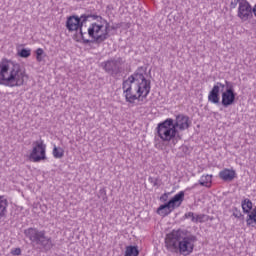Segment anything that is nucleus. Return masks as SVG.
Segmentation results:
<instances>
[{
  "label": "nucleus",
  "instance_id": "1",
  "mask_svg": "<svg viewBox=\"0 0 256 256\" xmlns=\"http://www.w3.org/2000/svg\"><path fill=\"white\" fill-rule=\"evenodd\" d=\"M146 72L147 68L138 67L128 79L123 80L122 89L126 103L133 105L135 101L147 99L151 93V80L145 78Z\"/></svg>",
  "mask_w": 256,
  "mask_h": 256
},
{
  "label": "nucleus",
  "instance_id": "2",
  "mask_svg": "<svg viewBox=\"0 0 256 256\" xmlns=\"http://www.w3.org/2000/svg\"><path fill=\"white\" fill-rule=\"evenodd\" d=\"M195 243H197V236L183 229L172 230L165 238L168 251L180 253V255H191L195 249Z\"/></svg>",
  "mask_w": 256,
  "mask_h": 256
},
{
  "label": "nucleus",
  "instance_id": "3",
  "mask_svg": "<svg viewBox=\"0 0 256 256\" xmlns=\"http://www.w3.org/2000/svg\"><path fill=\"white\" fill-rule=\"evenodd\" d=\"M25 70L21 67V64L2 58L0 61V85L4 87H22L25 85Z\"/></svg>",
  "mask_w": 256,
  "mask_h": 256
},
{
  "label": "nucleus",
  "instance_id": "4",
  "mask_svg": "<svg viewBox=\"0 0 256 256\" xmlns=\"http://www.w3.org/2000/svg\"><path fill=\"white\" fill-rule=\"evenodd\" d=\"M237 92H235V84L229 80L224 82H216L208 94V101L213 105H222L224 109L235 105Z\"/></svg>",
  "mask_w": 256,
  "mask_h": 256
},
{
  "label": "nucleus",
  "instance_id": "5",
  "mask_svg": "<svg viewBox=\"0 0 256 256\" xmlns=\"http://www.w3.org/2000/svg\"><path fill=\"white\" fill-rule=\"evenodd\" d=\"M24 235L29 239V241H31L32 245H37L39 249H43L45 253H49V251L55 247L53 238L47 236V231L45 230L30 227L24 230Z\"/></svg>",
  "mask_w": 256,
  "mask_h": 256
},
{
  "label": "nucleus",
  "instance_id": "6",
  "mask_svg": "<svg viewBox=\"0 0 256 256\" xmlns=\"http://www.w3.org/2000/svg\"><path fill=\"white\" fill-rule=\"evenodd\" d=\"M156 133L164 143H170L172 141L173 145H177L179 139H181L179 129L176 128L173 118H167L158 123Z\"/></svg>",
  "mask_w": 256,
  "mask_h": 256
},
{
  "label": "nucleus",
  "instance_id": "7",
  "mask_svg": "<svg viewBox=\"0 0 256 256\" xmlns=\"http://www.w3.org/2000/svg\"><path fill=\"white\" fill-rule=\"evenodd\" d=\"M109 33H111V24L105 18L100 20V24L94 22L88 28V35L95 45L105 43V41L111 37V34Z\"/></svg>",
  "mask_w": 256,
  "mask_h": 256
},
{
  "label": "nucleus",
  "instance_id": "8",
  "mask_svg": "<svg viewBox=\"0 0 256 256\" xmlns=\"http://www.w3.org/2000/svg\"><path fill=\"white\" fill-rule=\"evenodd\" d=\"M185 201V191H180L176 195H174L169 201L160 205L157 208L156 213L161 215L162 217H167V215H171L177 207L183 204Z\"/></svg>",
  "mask_w": 256,
  "mask_h": 256
},
{
  "label": "nucleus",
  "instance_id": "9",
  "mask_svg": "<svg viewBox=\"0 0 256 256\" xmlns=\"http://www.w3.org/2000/svg\"><path fill=\"white\" fill-rule=\"evenodd\" d=\"M125 64V60L122 57L111 58L107 61L101 63L100 67L110 75L111 77H117V75H121L123 73L122 65Z\"/></svg>",
  "mask_w": 256,
  "mask_h": 256
},
{
  "label": "nucleus",
  "instance_id": "10",
  "mask_svg": "<svg viewBox=\"0 0 256 256\" xmlns=\"http://www.w3.org/2000/svg\"><path fill=\"white\" fill-rule=\"evenodd\" d=\"M33 148L29 155V159L33 163H41V161H46L47 159V145L43 140L33 142Z\"/></svg>",
  "mask_w": 256,
  "mask_h": 256
},
{
  "label": "nucleus",
  "instance_id": "11",
  "mask_svg": "<svg viewBox=\"0 0 256 256\" xmlns=\"http://www.w3.org/2000/svg\"><path fill=\"white\" fill-rule=\"evenodd\" d=\"M241 207L243 213L247 215L246 225L247 227H255L256 225V206L253 208V202L246 198L242 200Z\"/></svg>",
  "mask_w": 256,
  "mask_h": 256
},
{
  "label": "nucleus",
  "instance_id": "12",
  "mask_svg": "<svg viewBox=\"0 0 256 256\" xmlns=\"http://www.w3.org/2000/svg\"><path fill=\"white\" fill-rule=\"evenodd\" d=\"M237 18L242 22L249 21L253 18V7L249 1L245 0L244 2H240L238 6Z\"/></svg>",
  "mask_w": 256,
  "mask_h": 256
},
{
  "label": "nucleus",
  "instance_id": "13",
  "mask_svg": "<svg viewBox=\"0 0 256 256\" xmlns=\"http://www.w3.org/2000/svg\"><path fill=\"white\" fill-rule=\"evenodd\" d=\"M191 119L185 114H177L174 120V126H176L179 131H185L191 127Z\"/></svg>",
  "mask_w": 256,
  "mask_h": 256
},
{
  "label": "nucleus",
  "instance_id": "14",
  "mask_svg": "<svg viewBox=\"0 0 256 256\" xmlns=\"http://www.w3.org/2000/svg\"><path fill=\"white\" fill-rule=\"evenodd\" d=\"M65 27L69 33H77L79 29H81V23L79 22V16L78 15H71L66 18Z\"/></svg>",
  "mask_w": 256,
  "mask_h": 256
},
{
  "label": "nucleus",
  "instance_id": "15",
  "mask_svg": "<svg viewBox=\"0 0 256 256\" xmlns=\"http://www.w3.org/2000/svg\"><path fill=\"white\" fill-rule=\"evenodd\" d=\"M235 175H237L235 170L227 168L219 172V177L222 181H233V179H235Z\"/></svg>",
  "mask_w": 256,
  "mask_h": 256
},
{
  "label": "nucleus",
  "instance_id": "16",
  "mask_svg": "<svg viewBox=\"0 0 256 256\" xmlns=\"http://www.w3.org/2000/svg\"><path fill=\"white\" fill-rule=\"evenodd\" d=\"M7 207H9V201L5 196H0V219L7 215Z\"/></svg>",
  "mask_w": 256,
  "mask_h": 256
},
{
  "label": "nucleus",
  "instance_id": "17",
  "mask_svg": "<svg viewBox=\"0 0 256 256\" xmlns=\"http://www.w3.org/2000/svg\"><path fill=\"white\" fill-rule=\"evenodd\" d=\"M211 183H213V175L207 174L206 176H202L198 181V185L201 187H211Z\"/></svg>",
  "mask_w": 256,
  "mask_h": 256
},
{
  "label": "nucleus",
  "instance_id": "18",
  "mask_svg": "<svg viewBox=\"0 0 256 256\" xmlns=\"http://www.w3.org/2000/svg\"><path fill=\"white\" fill-rule=\"evenodd\" d=\"M74 37H80L83 45H91V43L95 44V42H93V38L91 40L85 39V33H83V27L78 28V31L76 32Z\"/></svg>",
  "mask_w": 256,
  "mask_h": 256
},
{
  "label": "nucleus",
  "instance_id": "19",
  "mask_svg": "<svg viewBox=\"0 0 256 256\" xmlns=\"http://www.w3.org/2000/svg\"><path fill=\"white\" fill-rule=\"evenodd\" d=\"M124 256H139V246H127Z\"/></svg>",
  "mask_w": 256,
  "mask_h": 256
},
{
  "label": "nucleus",
  "instance_id": "20",
  "mask_svg": "<svg viewBox=\"0 0 256 256\" xmlns=\"http://www.w3.org/2000/svg\"><path fill=\"white\" fill-rule=\"evenodd\" d=\"M52 154L55 159H63V157L65 156V150H63V148L61 147H56L54 145Z\"/></svg>",
  "mask_w": 256,
  "mask_h": 256
},
{
  "label": "nucleus",
  "instance_id": "21",
  "mask_svg": "<svg viewBox=\"0 0 256 256\" xmlns=\"http://www.w3.org/2000/svg\"><path fill=\"white\" fill-rule=\"evenodd\" d=\"M18 57H21L22 59H28V57H31V49L22 48L18 50Z\"/></svg>",
  "mask_w": 256,
  "mask_h": 256
},
{
  "label": "nucleus",
  "instance_id": "22",
  "mask_svg": "<svg viewBox=\"0 0 256 256\" xmlns=\"http://www.w3.org/2000/svg\"><path fill=\"white\" fill-rule=\"evenodd\" d=\"M35 55H36V61L38 63H41V61H43L45 57V50H43V48H38L35 51Z\"/></svg>",
  "mask_w": 256,
  "mask_h": 256
},
{
  "label": "nucleus",
  "instance_id": "23",
  "mask_svg": "<svg viewBox=\"0 0 256 256\" xmlns=\"http://www.w3.org/2000/svg\"><path fill=\"white\" fill-rule=\"evenodd\" d=\"M99 199H102L104 203H107L109 201V198L107 197V190L105 188H101L98 192Z\"/></svg>",
  "mask_w": 256,
  "mask_h": 256
},
{
  "label": "nucleus",
  "instance_id": "24",
  "mask_svg": "<svg viewBox=\"0 0 256 256\" xmlns=\"http://www.w3.org/2000/svg\"><path fill=\"white\" fill-rule=\"evenodd\" d=\"M232 215L235 217V219H245V216L241 213V210H239L237 207L232 208Z\"/></svg>",
  "mask_w": 256,
  "mask_h": 256
},
{
  "label": "nucleus",
  "instance_id": "25",
  "mask_svg": "<svg viewBox=\"0 0 256 256\" xmlns=\"http://www.w3.org/2000/svg\"><path fill=\"white\" fill-rule=\"evenodd\" d=\"M205 214H197L195 218H192V223H205Z\"/></svg>",
  "mask_w": 256,
  "mask_h": 256
},
{
  "label": "nucleus",
  "instance_id": "26",
  "mask_svg": "<svg viewBox=\"0 0 256 256\" xmlns=\"http://www.w3.org/2000/svg\"><path fill=\"white\" fill-rule=\"evenodd\" d=\"M149 183L153 185V187H161V179L155 177L148 178Z\"/></svg>",
  "mask_w": 256,
  "mask_h": 256
},
{
  "label": "nucleus",
  "instance_id": "27",
  "mask_svg": "<svg viewBox=\"0 0 256 256\" xmlns=\"http://www.w3.org/2000/svg\"><path fill=\"white\" fill-rule=\"evenodd\" d=\"M78 19L80 26L83 27V25L89 21V14H82L81 16H78Z\"/></svg>",
  "mask_w": 256,
  "mask_h": 256
},
{
  "label": "nucleus",
  "instance_id": "28",
  "mask_svg": "<svg viewBox=\"0 0 256 256\" xmlns=\"http://www.w3.org/2000/svg\"><path fill=\"white\" fill-rule=\"evenodd\" d=\"M89 19H93L94 21H97L98 23H100L101 21H103V17L101 15H97V14H88Z\"/></svg>",
  "mask_w": 256,
  "mask_h": 256
},
{
  "label": "nucleus",
  "instance_id": "29",
  "mask_svg": "<svg viewBox=\"0 0 256 256\" xmlns=\"http://www.w3.org/2000/svg\"><path fill=\"white\" fill-rule=\"evenodd\" d=\"M245 0H232L230 3V9H235L240 3H244Z\"/></svg>",
  "mask_w": 256,
  "mask_h": 256
},
{
  "label": "nucleus",
  "instance_id": "30",
  "mask_svg": "<svg viewBox=\"0 0 256 256\" xmlns=\"http://www.w3.org/2000/svg\"><path fill=\"white\" fill-rule=\"evenodd\" d=\"M169 195H171V193H169V192L162 194L160 197V201L162 203H167V201L169 200Z\"/></svg>",
  "mask_w": 256,
  "mask_h": 256
},
{
  "label": "nucleus",
  "instance_id": "31",
  "mask_svg": "<svg viewBox=\"0 0 256 256\" xmlns=\"http://www.w3.org/2000/svg\"><path fill=\"white\" fill-rule=\"evenodd\" d=\"M193 218H195V213H193V212H188V213H186V214H184V216H183V220H185V219H191V221H193Z\"/></svg>",
  "mask_w": 256,
  "mask_h": 256
},
{
  "label": "nucleus",
  "instance_id": "32",
  "mask_svg": "<svg viewBox=\"0 0 256 256\" xmlns=\"http://www.w3.org/2000/svg\"><path fill=\"white\" fill-rule=\"evenodd\" d=\"M11 255L19 256L21 255V248H15L11 250Z\"/></svg>",
  "mask_w": 256,
  "mask_h": 256
},
{
  "label": "nucleus",
  "instance_id": "33",
  "mask_svg": "<svg viewBox=\"0 0 256 256\" xmlns=\"http://www.w3.org/2000/svg\"><path fill=\"white\" fill-rule=\"evenodd\" d=\"M181 149H182L183 153H185V155H187V153H189V147L182 146Z\"/></svg>",
  "mask_w": 256,
  "mask_h": 256
},
{
  "label": "nucleus",
  "instance_id": "34",
  "mask_svg": "<svg viewBox=\"0 0 256 256\" xmlns=\"http://www.w3.org/2000/svg\"><path fill=\"white\" fill-rule=\"evenodd\" d=\"M117 29H119V24L110 27V31H117Z\"/></svg>",
  "mask_w": 256,
  "mask_h": 256
},
{
  "label": "nucleus",
  "instance_id": "35",
  "mask_svg": "<svg viewBox=\"0 0 256 256\" xmlns=\"http://www.w3.org/2000/svg\"><path fill=\"white\" fill-rule=\"evenodd\" d=\"M199 184H194V186L193 187H197Z\"/></svg>",
  "mask_w": 256,
  "mask_h": 256
},
{
  "label": "nucleus",
  "instance_id": "36",
  "mask_svg": "<svg viewBox=\"0 0 256 256\" xmlns=\"http://www.w3.org/2000/svg\"><path fill=\"white\" fill-rule=\"evenodd\" d=\"M76 41L79 43V41H81V40L77 39Z\"/></svg>",
  "mask_w": 256,
  "mask_h": 256
}]
</instances>
